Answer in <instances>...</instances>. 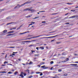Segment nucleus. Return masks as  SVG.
<instances>
[{
	"label": "nucleus",
	"instance_id": "62",
	"mask_svg": "<svg viewBox=\"0 0 78 78\" xmlns=\"http://www.w3.org/2000/svg\"><path fill=\"white\" fill-rule=\"evenodd\" d=\"M31 74H33V73H34V72H31Z\"/></svg>",
	"mask_w": 78,
	"mask_h": 78
},
{
	"label": "nucleus",
	"instance_id": "52",
	"mask_svg": "<svg viewBox=\"0 0 78 78\" xmlns=\"http://www.w3.org/2000/svg\"><path fill=\"white\" fill-rule=\"evenodd\" d=\"M37 41V40H32V41Z\"/></svg>",
	"mask_w": 78,
	"mask_h": 78
},
{
	"label": "nucleus",
	"instance_id": "1",
	"mask_svg": "<svg viewBox=\"0 0 78 78\" xmlns=\"http://www.w3.org/2000/svg\"><path fill=\"white\" fill-rule=\"evenodd\" d=\"M24 74V76H26L27 75V74L25 73H23V72H21V74L20 75V76H21L22 78H24V76L23 75Z\"/></svg>",
	"mask_w": 78,
	"mask_h": 78
},
{
	"label": "nucleus",
	"instance_id": "64",
	"mask_svg": "<svg viewBox=\"0 0 78 78\" xmlns=\"http://www.w3.org/2000/svg\"><path fill=\"white\" fill-rule=\"evenodd\" d=\"M78 8V6H77L75 7V8Z\"/></svg>",
	"mask_w": 78,
	"mask_h": 78
},
{
	"label": "nucleus",
	"instance_id": "50",
	"mask_svg": "<svg viewBox=\"0 0 78 78\" xmlns=\"http://www.w3.org/2000/svg\"><path fill=\"white\" fill-rule=\"evenodd\" d=\"M9 48H14V47H10Z\"/></svg>",
	"mask_w": 78,
	"mask_h": 78
},
{
	"label": "nucleus",
	"instance_id": "24",
	"mask_svg": "<svg viewBox=\"0 0 78 78\" xmlns=\"http://www.w3.org/2000/svg\"><path fill=\"white\" fill-rule=\"evenodd\" d=\"M14 33V31H9L8 32V33Z\"/></svg>",
	"mask_w": 78,
	"mask_h": 78
},
{
	"label": "nucleus",
	"instance_id": "56",
	"mask_svg": "<svg viewBox=\"0 0 78 78\" xmlns=\"http://www.w3.org/2000/svg\"><path fill=\"white\" fill-rule=\"evenodd\" d=\"M68 14H69L68 13H66L65 14V16H67V15H68Z\"/></svg>",
	"mask_w": 78,
	"mask_h": 78
},
{
	"label": "nucleus",
	"instance_id": "9",
	"mask_svg": "<svg viewBox=\"0 0 78 78\" xmlns=\"http://www.w3.org/2000/svg\"><path fill=\"white\" fill-rule=\"evenodd\" d=\"M31 9H29V8L26 9H24V11H30Z\"/></svg>",
	"mask_w": 78,
	"mask_h": 78
},
{
	"label": "nucleus",
	"instance_id": "4",
	"mask_svg": "<svg viewBox=\"0 0 78 78\" xmlns=\"http://www.w3.org/2000/svg\"><path fill=\"white\" fill-rule=\"evenodd\" d=\"M4 64H8V62H5L4 63ZM6 66V65H1V66Z\"/></svg>",
	"mask_w": 78,
	"mask_h": 78
},
{
	"label": "nucleus",
	"instance_id": "42",
	"mask_svg": "<svg viewBox=\"0 0 78 78\" xmlns=\"http://www.w3.org/2000/svg\"><path fill=\"white\" fill-rule=\"evenodd\" d=\"M8 73L11 74L12 73L11 72H8Z\"/></svg>",
	"mask_w": 78,
	"mask_h": 78
},
{
	"label": "nucleus",
	"instance_id": "10",
	"mask_svg": "<svg viewBox=\"0 0 78 78\" xmlns=\"http://www.w3.org/2000/svg\"><path fill=\"white\" fill-rule=\"evenodd\" d=\"M22 43L23 42H31V41H24L22 42Z\"/></svg>",
	"mask_w": 78,
	"mask_h": 78
},
{
	"label": "nucleus",
	"instance_id": "25",
	"mask_svg": "<svg viewBox=\"0 0 78 78\" xmlns=\"http://www.w3.org/2000/svg\"><path fill=\"white\" fill-rule=\"evenodd\" d=\"M58 14V13H52L51 14V15H56V14Z\"/></svg>",
	"mask_w": 78,
	"mask_h": 78
},
{
	"label": "nucleus",
	"instance_id": "47",
	"mask_svg": "<svg viewBox=\"0 0 78 78\" xmlns=\"http://www.w3.org/2000/svg\"><path fill=\"white\" fill-rule=\"evenodd\" d=\"M36 48V49H37V51L39 50V48L38 47H37Z\"/></svg>",
	"mask_w": 78,
	"mask_h": 78
},
{
	"label": "nucleus",
	"instance_id": "44",
	"mask_svg": "<svg viewBox=\"0 0 78 78\" xmlns=\"http://www.w3.org/2000/svg\"><path fill=\"white\" fill-rule=\"evenodd\" d=\"M78 16H77V15H76V18L77 19H78Z\"/></svg>",
	"mask_w": 78,
	"mask_h": 78
},
{
	"label": "nucleus",
	"instance_id": "49",
	"mask_svg": "<svg viewBox=\"0 0 78 78\" xmlns=\"http://www.w3.org/2000/svg\"><path fill=\"white\" fill-rule=\"evenodd\" d=\"M74 55H75V56H78V54H74Z\"/></svg>",
	"mask_w": 78,
	"mask_h": 78
},
{
	"label": "nucleus",
	"instance_id": "34",
	"mask_svg": "<svg viewBox=\"0 0 78 78\" xmlns=\"http://www.w3.org/2000/svg\"><path fill=\"white\" fill-rule=\"evenodd\" d=\"M41 64L42 65V64H45V62H43L41 63Z\"/></svg>",
	"mask_w": 78,
	"mask_h": 78
},
{
	"label": "nucleus",
	"instance_id": "45",
	"mask_svg": "<svg viewBox=\"0 0 78 78\" xmlns=\"http://www.w3.org/2000/svg\"><path fill=\"white\" fill-rule=\"evenodd\" d=\"M64 76H67V74H64Z\"/></svg>",
	"mask_w": 78,
	"mask_h": 78
},
{
	"label": "nucleus",
	"instance_id": "32",
	"mask_svg": "<svg viewBox=\"0 0 78 78\" xmlns=\"http://www.w3.org/2000/svg\"><path fill=\"white\" fill-rule=\"evenodd\" d=\"M50 63L51 64H53V61H52Z\"/></svg>",
	"mask_w": 78,
	"mask_h": 78
},
{
	"label": "nucleus",
	"instance_id": "28",
	"mask_svg": "<svg viewBox=\"0 0 78 78\" xmlns=\"http://www.w3.org/2000/svg\"><path fill=\"white\" fill-rule=\"evenodd\" d=\"M60 43H61V42H56V43L57 44H60Z\"/></svg>",
	"mask_w": 78,
	"mask_h": 78
},
{
	"label": "nucleus",
	"instance_id": "41",
	"mask_svg": "<svg viewBox=\"0 0 78 78\" xmlns=\"http://www.w3.org/2000/svg\"><path fill=\"white\" fill-rule=\"evenodd\" d=\"M61 71H62V70L61 69H59L58 70V72H61Z\"/></svg>",
	"mask_w": 78,
	"mask_h": 78
},
{
	"label": "nucleus",
	"instance_id": "30",
	"mask_svg": "<svg viewBox=\"0 0 78 78\" xmlns=\"http://www.w3.org/2000/svg\"><path fill=\"white\" fill-rule=\"evenodd\" d=\"M33 77V76H30L28 77V78H31Z\"/></svg>",
	"mask_w": 78,
	"mask_h": 78
},
{
	"label": "nucleus",
	"instance_id": "54",
	"mask_svg": "<svg viewBox=\"0 0 78 78\" xmlns=\"http://www.w3.org/2000/svg\"><path fill=\"white\" fill-rule=\"evenodd\" d=\"M17 8V6H16L15 7H14V9H16V8Z\"/></svg>",
	"mask_w": 78,
	"mask_h": 78
},
{
	"label": "nucleus",
	"instance_id": "7",
	"mask_svg": "<svg viewBox=\"0 0 78 78\" xmlns=\"http://www.w3.org/2000/svg\"><path fill=\"white\" fill-rule=\"evenodd\" d=\"M75 17H76V15L73 16H71L69 17V19H72L73 18H75Z\"/></svg>",
	"mask_w": 78,
	"mask_h": 78
},
{
	"label": "nucleus",
	"instance_id": "40",
	"mask_svg": "<svg viewBox=\"0 0 78 78\" xmlns=\"http://www.w3.org/2000/svg\"><path fill=\"white\" fill-rule=\"evenodd\" d=\"M64 38H59L58 40H61V39H63Z\"/></svg>",
	"mask_w": 78,
	"mask_h": 78
},
{
	"label": "nucleus",
	"instance_id": "19",
	"mask_svg": "<svg viewBox=\"0 0 78 78\" xmlns=\"http://www.w3.org/2000/svg\"><path fill=\"white\" fill-rule=\"evenodd\" d=\"M40 48H41V50H44V47H40Z\"/></svg>",
	"mask_w": 78,
	"mask_h": 78
},
{
	"label": "nucleus",
	"instance_id": "33",
	"mask_svg": "<svg viewBox=\"0 0 78 78\" xmlns=\"http://www.w3.org/2000/svg\"><path fill=\"white\" fill-rule=\"evenodd\" d=\"M31 16H32V15H30L28 16V17H31Z\"/></svg>",
	"mask_w": 78,
	"mask_h": 78
},
{
	"label": "nucleus",
	"instance_id": "59",
	"mask_svg": "<svg viewBox=\"0 0 78 78\" xmlns=\"http://www.w3.org/2000/svg\"><path fill=\"white\" fill-rule=\"evenodd\" d=\"M33 45H30L29 46V47H31V46H33Z\"/></svg>",
	"mask_w": 78,
	"mask_h": 78
},
{
	"label": "nucleus",
	"instance_id": "12",
	"mask_svg": "<svg viewBox=\"0 0 78 78\" xmlns=\"http://www.w3.org/2000/svg\"><path fill=\"white\" fill-rule=\"evenodd\" d=\"M30 11H32V12H34V9H32V10H29Z\"/></svg>",
	"mask_w": 78,
	"mask_h": 78
},
{
	"label": "nucleus",
	"instance_id": "17",
	"mask_svg": "<svg viewBox=\"0 0 78 78\" xmlns=\"http://www.w3.org/2000/svg\"><path fill=\"white\" fill-rule=\"evenodd\" d=\"M70 66H77V64H71L70 65Z\"/></svg>",
	"mask_w": 78,
	"mask_h": 78
},
{
	"label": "nucleus",
	"instance_id": "14",
	"mask_svg": "<svg viewBox=\"0 0 78 78\" xmlns=\"http://www.w3.org/2000/svg\"><path fill=\"white\" fill-rule=\"evenodd\" d=\"M26 72H28V73H30V70L29 69H27L26 70Z\"/></svg>",
	"mask_w": 78,
	"mask_h": 78
},
{
	"label": "nucleus",
	"instance_id": "3",
	"mask_svg": "<svg viewBox=\"0 0 78 78\" xmlns=\"http://www.w3.org/2000/svg\"><path fill=\"white\" fill-rule=\"evenodd\" d=\"M43 36V35H40L36 37H34L31 38H26V39H33V38H36V37H40V36Z\"/></svg>",
	"mask_w": 78,
	"mask_h": 78
},
{
	"label": "nucleus",
	"instance_id": "31",
	"mask_svg": "<svg viewBox=\"0 0 78 78\" xmlns=\"http://www.w3.org/2000/svg\"><path fill=\"white\" fill-rule=\"evenodd\" d=\"M17 73H18V72H16L14 73V75H17Z\"/></svg>",
	"mask_w": 78,
	"mask_h": 78
},
{
	"label": "nucleus",
	"instance_id": "2",
	"mask_svg": "<svg viewBox=\"0 0 78 78\" xmlns=\"http://www.w3.org/2000/svg\"><path fill=\"white\" fill-rule=\"evenodd\" d=\"M31 3V2H25L23 4H22L20 5H17V6H18L19 8H20V7H22L23 6V5H25V4H27V3Z\"/></svg>",
	"mask_w": 78,
	"mask_h": 78
},
{
	"label": "nucleus",
	"instance_id": "57",
	"mask_svg": "<svg viewBox=\"0 0 78 78\" xmlns=\"http://www.w3.org/2000/svg\"><path fill=\"white\" fill-rule=\"evenodd\" d=\"M10 57H12V55H10Z\"/></svg>",
	"mask_w": 78,
	"mask_h": 78
},
{
	"label": "nucleus",
	"instance_id": "55",
	"mask_svg": "<svg viewBox=\"0 0 78 78\" xmlns=\"http://www.w3.org/2000/svg\"><path fill=\"white\" fill-rule=\"evenodd\" d=\"M13 29H14V30H16V27H13Z\"/></svg>",
	"mask_w": 78,
	"mask_h": 78
},
{
	"label": "nucleus",
	"instance_id": "38",
	"mask_svg": "<svg viewBox=\"0 0 78 78\" xmlns=\"http://www.w3.org/2000/svg\"><path fill=\"white\" fill-rule=\"evenodd\" d=\"M67 62V61H62V62Z\"/></svg>",
	"mask_w": 78,
	"mask_h": 78
},
{
	"label": "nucleus",
	"instance_id": "21",
	"mask_svg": "<svg viewBox=\"0 0 78 78\" xmlns=\"http://www.w3.org/2000/svg\"><path fill=\"white\" fill-rule=\"evenodd\" d=\"M53 78H59V77L58 76H55L52 77Z\"/></svg>",
	"mask_w": 78,
	"mask_h": 78
},
{
	"label": "nucleus",
	"instance_id": "35",
	"mask_svg": "<svg viewBox=\"0 0 78 78\" xmlns=\"http://www.w3.org/2000/svg\"><path fill=\"white\" fill-rule=\"evenodd\" d=\"M58 35H55V36H52V37H56L57 36H58Z\"/></svg>",
	"mask_w": 78,
	"mask_h": 78
},
{
	"label": "nucleus",
	"instance_id": "15",
	"mask_svg": "<svg viewBox=\"0 0 78 78\" xmlns=\"http://www.w3.org/2000/svg\"><path fill=\"white\" fill-rule=\"evenodd\" d=\"M26 33H29V31L26 32L25 33H21L20 34H23Z\"/></svg>",
	"mask_w": 78,
	"mask_h": 78
},
{
	"label": "nucleus",
	"instance_id": "60",
	"mask_svg": "<svg viewBox=\"0 0 78 78\" xmlns=\"http://www.w3.org/2000/svg\"><path fill=\"white\" fill-rule=\"evenodd\" d=\"M66 24L67 25L68 24H69V23H66Z\"/></svg>",
	"mask_w": 78,
	"mask_h": 78
},
{
	"label": "nucleus",
	"instance_id": "16",
	"mask_svg": "<svg viewBox=\"0 0 78 78\" xmlns=\"http://www.w3.org/2000/svg\"><path fill=\"white\" fill-rule=\"evenodd\" d=\"M6 32H7V30H4L3 31V33H6Z\"/></svg>",
	"mask_w": 78,
	"mask_h": 78
},
{
	"label": "nucleus",
	"instance_id": "11",
	"mask_svg": "<svg viewBox=\"0 0 78 78\" xmlns=\"http://www.w3.org/2000/svg\"><path fill=\"white\" fill-rule=\"evenodd\" d=\"M33 62H30V63H26L27 64H29V65H30V64H33Z\"/></svg>",
	"mask_w": 78,
	"mask_h": 78
},
{
	"label": "nucleus",
	"instance_id": "53",
	"mask_svg": "<svg viewBox=\"0 0 78 78\" xmlns=\"http://www.w3.org/2000/svg\"><path fill=\"white\" fill-rule=\"evenodd\" d=\"M18 60L19 61H21V59L20 58H19L18 59Z\"/></svg>",
	"mask_w": 78,
	"mask_h": 78
},
{
	"label": "nucleus",
	"instance_id": "43",
	"mask_svg": "<svg viewBox=\"0 0 78 78\" xmlns=\"http://www.w3.org/2000/svg\"><path fill=\"white\" fill-rule=\"evenodd\" d=\"M31 51H32V53H33V52H35V51H33V50H32Z\"/></svg>",
	"mask_w": 78,
	"mask_h": 78
},
{
	"label": "nucleus",
	"instance_id": "37",
	"mask_svg": "<svg viewBox=\"0 0 78 78\" xmlns=\"http://www.w3.org/2000/svg\"><path fill=\"white\" fill-rule=\"evenodd\" d=\"M64 9L65 10H66V9H68V8L66 7V8H64Z\"/></svg>",
	"mask_w": 78,
	"mask_h": 78
},
{
	"label": "nucleus",
	"instance_id": "36",
	"mask_svg": "<svg viewBox=\"0 0 78 78\" xmlns=\"http://www.w3.org/2000/svg\"><path fill=\"white\" fill-rule=\"evenodd\" d=\"M13 34H9V35H8V36H12V35H13Z\"/></svg>",
	"mask_w": 78,
	"mask_h": 78
},
{
	"label": "nucleus",
	"instance_id": "18",
	"mask_svg": "<svg viewBox=\"0 0 78 78\" xmlns=\"http://www.w3.org/2000/svg\"><path fill=\"white\" fill-rule=\"evenodd\" d=\"M12 23H13V22H11V23H8L7 25H10V24H12Z\"/></svg>",
	"mask_w": 78,
	"mask_h": 78
},
{
	"label": "nucleus",
	"instance_id": "5",
	"mask_svg": "<svg viewBox=\"0 0 78 78\" xmlns=\"http://www.w3.org/2000/svg\"><path fill=\"white\" fill-rule=\"evenodd\" d=\"M30 23H31L29 25V27H30V25H33L34 24V23H35V22H31Z\"/></svg>",
	"mask_w": 78,
	"mask_h": 78
},
{
	"label": "nucleus",
	"instance_id": "63",
	"mask_svg": "<svg viewBox=\"0 0 78 78\" xmlns=\"http://www.w3.org/2000/svg\"><path fill=\"white\" fill-rule=\"evenodd\" d=\"M55 41V40H52L51 41V42H53V41Z\"/></svg>",
	"mask_w": 78,
	"mask_h": 78
},
{
	"label": "nucleus",
	"instance_id": "48",
	"mask_svg": "<svg viewBox=\"0 0 78 78\" xmlns=\"http://www.w3.org/2000/svg\"><path fill=\"white\" fill-rule=\"evenodd\" d=\"M68 16H67V17H65V19H67L68 18Z\"/></svg>",
	"mask_w": 78,
	"mask_h": 78
},
{
	"label": "nucleus",
	"instance_id": "23",
	"mask_svg": "<svg viewBox=\"0 0 78 78\" xmlns=\"http://www.w3.org/2000/svg\"><path fill=\"white\" fill-rule=\"evenodd\" d=\"M39 16H37V17L34 18L33 19H38V18H39Z\"/></svg>",
	"mask_w": 78,
	"mask_h": 78
},
{
	"label": "nucleus",
	"instance_id": "27",
	"mask_svg": "<svg viewBox=\"0 0 78 78\" xmlns=\"http://www.w3.org/2000/svg\"><path fill=\"white\" fill-rule=\"evenodd\" d=\"M37 74H39L40 73H41V72H37L36 73Z\"/></svg>",
	"mask_w": 78,
	"mask_h": 78
},
{
	"label": "nucleus",
	"instance_id": "22",
	"mask_svg": "<svg viewBox=\"0 0 78 78\" xmlns=\"http://www.w3.org/2000/svg\"><path fill=\"white\" fill-rule=\"evenodd\" d=\"M39 16H37V17L34 18L33 19H38V18H39Z\"/></svg>",
	"mask_w": 78,
	"mask_h": 78
},
{
	"label": "nucleus",
	"instance_id": "61",
	"mask_svg": "<svg viewBox=\"0 0 78 78\" xmlns=\"http://www.w3.org/2000/svg\"><path fill=\"white\" fill-rule=\"evenodd\" d=\"M13 53H17V52H13Z\"/></svg>",
	"mask_w": 78,
	"mask_h": 78
},
{
	"label": "nucleus",
	"instance_id": "13",
	"mask_svg": "<svg viewBox=\"0 0 78 78\" xmlns=\"http://www.w3.org/2000/svg\"><path fill=\"white\" fill-rule=\"evenodd\" d=\"M34 78H38V75H34Z\"/></svg>",
	"mask_w": 78,
	"mask_h": 78
},
{
	"label": "nucleus",
	"instance_id": "46",
	"mask_svg": "<svg viewBox=\"0 0 78 78\" xmlns=\"http://www.w3.org/2000/svg\"><path fill=\"white\" fill-rule=\"evenodd\" d=\"M46 23V22L45 21H42V23Z\"/></svg>",
	"mask_w": 78,
	"mask_h": 78
},
{
	"label": "nucleus",
	"instance_id": "8",
	"mask_svg": "<svg viewBox=\"0 0 78 78\" xmlns=\"http://www.w3.org/2000/svg\"><path fill=\"white\" fill-rule=\"evenodd\" d=\"M51 37H42V39H44V38H51Z\"/></svg>",
	"mask_w": 78,
	"mask_h": 78
},
{
	"label": "nucleus",
	"instance_id": "6",
	"mask_svg": "<svg viewBox=\"0 0 78 78\" xmlns=\"http://www.w3.org/2000/svg\"><path fill=\"white\" fill-rule=\"evenodd\" d=\"M41 68H44V69H47V67H46L45 66H41Z\"/></svg>",
	"mask_w": 78,
	"mask_h": 78
},
{
	"label": "nucleus",
	"instance_id": "26",
	"mask_svg": "<svg viewBox=\"0 0 78 78\" xmlns=\"http://www.w3.org/2000/svg\"><path fill=\"white\" fill-rule=\"evenodd\" d=\"M69 58H67L66 59V61H69Z\"/></svg>",
	"mask_w": 78,
	"mask_h": 78
},
{
	"label": "nucleus",
	"instance_id": "58",
	"mask_svg": "<svg viewBox=\"0 0 78 78\" xmlns=\"http://www.w3.org/2000/svg\"><path fill=\"white\" fill-rule=\"evenodd\" d=\"M12 55H13V56H15V54H12Z\"/></svg>",
	"mask_w": 78,
	"mask_h": 78
},
{
	"label": "nucleus",
	"instance_id": "51",
	"mask_svg": "<svg viewBox=\"0 0 78 78\" xmlns=\"http://www.w3.org/2000/svg\"><path fill=\"white\" fill-rule=\"evenodd\" d=\"M43 75V74H42V73H41L40 74V76H42Z\"/></svg>",
	"mask_w": 78,
	"mask_h": 78
},
{
	"label": "nucleus",
	"instance_id": "29",
	"mask_svg": "<svg viewBox=\"0 0 78 78\" xmlns=\"http://www.w3.org/2000/svg\"><path fill=\"white\" fill-rule=\"evenodd\" d=\"M0 73H6V71H2V72H0Z\"/></svg>",
	"mask_w": 78,
	"mask_h": 78
},
{
	"label": "nucleus",
	"instance_id": "20",
	"mask_svg": "<svg viewBox=\"0 0 78 78\" xmlns=\"http://www.w3.org/2000/svg\"><path fill=\"white\" fill-rule=\"evenodd\" d=\"M67 5H73V3H67Z\"/></svg>",
	"mask_w": 78,
	"mask_h": 78
},
{
	"label": "nucleus",
	"instance_id": "39",
	"mask_svg": "<svg viewBox=\"0 0 78 78\" xmlns=\"http://www.w3.org/2000/svg\"><path fill=\"white\" fill-rule=\"evenodd\" d=\"M9 65H10V66H12V64H8L7 65V66H8Z\"/></svg>",
	"mask_w": 78,
	"mask_h": 78
}]
</instances>
